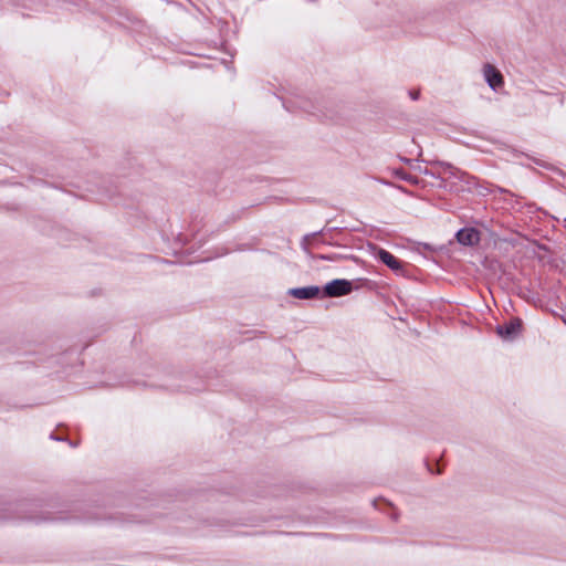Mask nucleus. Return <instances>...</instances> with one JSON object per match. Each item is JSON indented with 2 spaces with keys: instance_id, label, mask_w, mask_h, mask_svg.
Segmentation results:
<instances>
[{
  "instance_id": "6e6552de",
  "label": "nucleus",
  "mask_w": 566,
  "mask_h": 566,
  "mask_svg": "<svg viewBox=\"0 0 566 566\" xmlns=\"http://www.w3.org/2000/svg\"><path fill=\"white\" fill-rule=\"evenodd\" d=\"M419 96H420V90L415 91V92H411V97H412L413 99H418V98H419Z\"/></svg>"
},
{
  "instance_id": "39448f33",
  "label": "nucleus",
  "mask_w": 566,
  "mask_h": 566,
  "mask_svg": "<svg viewBox=\"0 0 566 566\" xmlns=\"http://www.w3.org/2000/svg\"><path fill=\"white\" fill-rule=\"evenodd\" d=\"M457 239L463 245H474L479 242L480 234L473 228H465L458 232Z\"/></svg>"
},
{
  "instance_id": "f257e3e1",
  "label": "nucleus",
  "mask_w": 566,
  "mask_h": 566,
  "mask_svg": "<svg viewBox=\"0 0 566 566\" xmlns=\"http://www.w3.org/2000/svg\"><path fill=\"white\" fill-rule=\"evenodd\" d=\"M353 284L350 281L337 279L328 282L324 287V293L329 297H339L352 292Z\"/></svg>"
},
{
  "instance_id": "0eeeda50",
  "label": "nucleus",
  "mask_w": 566,
  "mask_h": 566,
  "mask_svg": "<svg viewBox=\"0 0 566 566\" xmlns=\"http://www.w3.org/2000/svg\"><path fill=\"white\" fill-rule=\"evenodd\" d=\"M378 258L391 270L398 271L400 269V262L392 254L385 250L378 251Z\"/></svg>"
},
{
  "instance_id": "f03ea898",
  "label": "nucleus",
  "mask_w": 566,
  "mask_h": 566,
  "mask_svg": "<svg viewBox=\"0 0 566 566\" xmlns=\"http://www.w3.org/2000/svg\"><path fill=\"white\" fill-rule=\"evenodd\" d=\"M483 75L491 88L497 90L504 83L501 72L491 64L483 66Z\"/></svg>"
},
{
  "instance_id": "423d86ee",
  "label": "nucleus",
  "mask_w": 566,
  "mask_h": 566,
  "mask_svg": "<svg viewBox=\"0 0 566 566\" xmlns=\"http://www.w3.org/2000/svg\"><path fill=\"white\" fill-rule=\"evenodd\" d=\"M427 175H430L431 177L442 176V175H449L454 176L455 175V168L448 164L442 163H430L429 167H427Z\"/></svg>"
},
{
  "instance_id": "20e7f679",
  "label": "nucleus",
  "mask_w": 566,
  "mask_h": 566,
  "mask_svg": "<svg viewBox=\"0 0 566 566\" xmlns=\"http://www.w3.org/2000/svg\"><path fill=\"white\" fill-rule=\"evenodd\" d=\"M520 328L521 322L518 319H513L504 326H499L496 328V333L503 339L509 340L514 338L520 333Z\"/></svg>"
},
{
  "instance_id": "7ed1b4c3",
  "label": "nucleus",
  "mask_w": 566,
  "mask_h": 566,
  "mask_svg": "<svg viewBox=\"0 0 566 566\" xmlns=\"http://www.w3.org/2000/svg\"><path fill=\"white\" fill-rule=\"evenodd\" d=\"M287 294L298 300H311L315 298L319 294L318 286H303L294 287L287 291Z\"/></svg>"
}]
</instances>
